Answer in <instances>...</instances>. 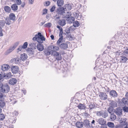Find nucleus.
Instances as JSON below:
<instances>
[{"label":"nucleus","instance_id":"a18cd8bd","mask_svg":"<svg viewBox=\"0 0 128 128\" xmlns=\"http://www.w3.org/2000/svg\"><path fill=\"white\" fill-rule=\"evenodd\" d=\"M28 45V42H26L24 43L22 46L23 49H25L27 48Z\"/></svg>","mask_w":128,"mask_h":128},{"label":"nucleus","instance_id":"1a4fd4ad","mask_svg":"<svg viewBox=\"0 0 128 128\" xmlns=\"http://www.w3.org/2000/svg\"><path fill=\"white\" fill-rule=\"evenodd\" d=\"M19 70L18 68L16 66H12L11 68V70L12 73L16 74Z\"/></svg>","mask_w":128,"mask_h":128},{"label":"nucleus","instance_id":"f8f14e48","mask_svg":"<svg viewBox=\"0 0 128 128\" xmlns=\"http://www.w3.org/2000/svg\"><path fill=\"white\" fill-rule=\"evenodd\" d=\"M110 95L113 98L116 97L118 95L116 92L114 90H111L110 92Z\"/></svg>","mask_w":128,"mask_h":128},{"label":"nucleus","instance_id":"4c0bfd02","mask_svg":"<svg viewBox=\"0 0 128 128\" xmlns=\"http://www.w3.org/2000/svg\"><path fill=\"white\" fill-rule=\"evenodd\" d=\"M128 100L127 98H123L122 99V101L124 104H128Z\"/></svg>","mask_w":128,"mask_h":128},{"label":"nucleus","instance_id":"b1692460","mask_svg":"<svg viewBox=\"0 0 128 128\" xmlns=\"http://www.w3.org/2000/svg\"><path fill=\"white\" fill-rule=\"evenodd\" d=\"M78 108L81 110H84L86 108V106L85 104H80L78 106Z\"/></svg>","mask_w":128,"mask_h":128},{"label":"nucleus","instance_id":"bf43d9fd","mask_svg":"<svg viewBox=\"0 0 128 128\" xmlns=\"http://www.w3.org/2000/svg\"><path fill=\"white\" fill-rule=\"evenodd\" d=\"M23 48H22V46H19L17 49V50H18V51L17 52H18L19 51H21Z\"/></svg>","mask_w":128,"mask_h":128},{"label":"nucleus","instance_id":"680f3d73","mask_svg":"<svg viewBox=\"0 0 128 128\" xmlns=\"http://www.w3.org/2000/svg\"><path fill=\"white\" fill-rule=\"evenodd\" d=\"M34 0H28V3L30 4H32L34 2Z\"/></svg>","mask_w":128,"mask_h":128},{"label":"nucleus","instance_id":"412c9836","mask_svg":"<svg viewBox=\"0 0 128 128\" xmlns=\"http://www.w3.org/2000/svg\"><path fill=\"white\" fill-rule=\"evenodd\" d=\"M16 18L15 14L13 13L10 14L9 15V18L11 20L13 21L15 20Z\"/></svg>","mask_w":128,"mask_h":128},{"label":"nucleus","instance_id":"473e14b6","mask_svg":"<svg viewBox=\"0 0 128 128\" xmlns=\"http://www.w3.org/2000/svg\"><path fill=\"white\" fill-rule=\"evenodd\" d=\"M72 14L70 12H68L66 13V14L65 15H64L63 17L64 18H67L70 17Z\"/></svg>","mask_w":128,"mask_h":128},{"label":"nucleus","instance_id":"49530a36","mask_svg":"<svg viewBox=\"0 0 128 128\" xmlns=\"http://www.w3.org/2000/svg\"><path fill=\"white\" fill-rule=\"evenodd\" d=\"M48 10L46 8H44L43 10V12L42 14V15L46 14L48 12Z\"/></svg>","mask_w":128,"mask_h":128},{"label":"nucleus","instance_id":"a19ab883","mask_svg":"<svg viewBox=\"0 0 128 128\" xmlns=\"http://www.w3.org/2000/svg\"><path fill=\"white\" fill-rule=\"evenodd\" d=\"M107 125L109 127L111 128H114V123L111 122H108L107 124Z\"/></svg>","mask_w":128,"mask_h":128},{"label":"nucleus","instance_id":"4d7b16f0","mask_svg":"<svg viewBox=\"0 0 128 128\" xmlns=\"http://www.w3.org/2000/svg\"><path fill=\"white\" fill-rule=\"evenodd\" d=\"M125 49L124 52L127 54H128V47L124 48Z\"/></svg>","mask_w":128,"mask_h":128},{"label":"nucleus","instance_id":"6ab92c4d","mask_svg":"<svg viewBox=\"0 0 128 128\" xmlns=\"http://www.w3.org/2000/svg\"><path fill=\"white\" fill-rule=\"evenodd\" d=\"M98 122L101 125H104L106 123L105 120L102 118L99 119L98 121Z\"/></svg>","mask_w":128,"mask_h":128},{"label":"nucleus","instance_id":"58836bf2","mask_svg":"<svg viewBox=\"0 0 128 128\" xmlns=\"http://www.w3.org/2000/svg\"><path fill=\"white\" fill-rule=\"evenodd\" d=\"M113 108L110 106L108 108V111L110 114H111L113 113Z\"/></svg>","mask_w":128,"mask_h":128},{"label":"nucleus","instance_id":"dca6fc26","mask_svg":"<svg viewBox=\"0 0 128 128\" xmlns=\"http://www.w3.org/2000/svg\"><path fill=\"white\" fill-rule=\"evenodd\" d=\"M27 52L29 55H32L34 54V52L33 49L31 48H28L26 50Z\"/></svg>","mask_w":128,"mask_h":128},{"label":"nucleus","instance_id":"4be33fe9","mask_svg":"<svg viewBox=\"0 0 128 128\" xmlns=\"http://www.w3.org/2000/svg\"><path fill=\"white\" fill-rule=\"evenodd\" d=\"M84 126L88 128L90 127V122L88 120H85L84 122Z\"/></svg>","mask_w":128,"mask_h":128},{"label":"nucleus","instance_id":"39448f33","mask_svg":"<svg viewBox=\"0 0 128 128\" xmlns=\"http://www.w3.org/2000/svg\"><path fill=\"white\" fill-rule=\"evenodd\" d=\"M99 96L101 100H105L108 98L107 94L104 92H100L99 93Z\"/></svg>","mask_w":128,"mask_h":128},{"label":"nucleus","instance_id":"2f4dec72","mask_svg":"<svg viewBox=\"0 0 128 128\" xmlns=\"http://www.w3.org/2000/svg\"><path fill=\"white\" fill-rule=\"evenodd\" d=\"M64 4V2L63 0H58L57 1V4L58 6H62Z\"/></svg>","mask_w":128,"mask_h":128},{"label":"nucleus","instance_id":"72a5a7b5","mask_svg":"<svg viewBox=\"0 0 128 128\" xmlns=\"http://www.w3.org/2000/svg\"><path fill=\"white\" fill-rule=\"evenodd\" d=\"M110 117L111 120L112 121L114 120L116 118V115L114 114V113L110 114Z\"/></svg>","mask_w":128,"mask_h":128},{"label":"nucleus","instance_id":"5701e85b","mask_svg":"<svg viewBox=\"0 0 128 128\" xmlns=\"http://www.w3.org/2000/svg\"><path fill=\"white\" fill-rule=\"evenodd\" d=\"M72 27H73V26H71L69 27H67L66 28L65 32L67 34L70 32V31H72L74 30L72 28Z\"/></svg>","mask_w":128,"mask_h":128},{"label":"nucleus","instance_id":"69168bd1","mask_svg":"<svg viewBox=\"0 0 128 128\" xmlns=\"http://www.w3.org/2000/svg\"><path fill=\"white\" fill-rule=\"evenodd\" d=\"M56 27L58 28L59 29L60 31V30H62V27H61L60 26H57Z\"/></svg>","mask_w":128,"mask_h":128},{"label":"nucleus","instance_id":"f257e3e1","mask_svg":"<svg viewBox=\"0 0 128 128\" xmlns=\"http://www.w3.org/2000/svg\"><path fill=\"white\" fill-rule=\"evenodd\" d=\"M46 38L42 35L40 32H38L35 36L32 38L34 41H36L38 43L36 46L38 50L40 51H42L44 49V46L42 44L43 43V41L45 40Z\"/></svg>","mask_w":128,"mask_h":128},{"label":"nucleus","instance_id":"7c9ffc66","mask_svg":"<svg viewBox=\"0 0 128 128\" xmlns=\"http://www.w3.org/2000/svg\"><path fill=\"white\" fill-rule=\"evenodd\" d=\"M4 71L2 70V72L0 70V72L1 73L0 74V80L6 76L5 73Z\"/></svg>","mask_w":128,"mask_h":128},{"label":"nucleus","instance_id":"cd10ccee","mask_svg":"<svg viewBox=\"0 0 128 128\" xmlns=\"http://www.w3.org/2000/svg\"><path fill=\"white\" fill-rule=\"evenodd\" d=\"M128 60V58L126 57L122 56L120 58V62L122 63H125Z\"/></svg>","mask_w":128,"mask_h":128},{"label":"nucleus","instance_id":"393cba45","mask_svg":"<svg viewBox=\"0 0 128 128\" xmlns=\"http://www.w3.org/2000/svg\"><path fill=\"white\" fill-rule=\"evenodd\" d=\"M5 23L6 25H9L12 24V22L10 21L11 20L8 17V16L6 18H5Z\"/></svg>","mask_w":128,"mask_h":128},{"label":"nucleus","instance_id":"c756f323","mask_svg":"<svg viewBox=\"0 0 128 128\" xmlns=\"http://www.w3.org/2000/svg\"><path fill=\"white\" fill-rule=\"evenodd\" d=\"M76 126L77 128H80L83 126V122H77L76 123Z\"/></svg>","mask_w":128,"mask_h":128},{"label":"nucleus","instance_id":"79ce46f5","mask_svg":"<svg viewBox=\"0 0 128 128\" xmlns=\"http://www.w3.org/2000/svg\"><path fill=\"white\" fill-rule=\"evenodd\" d=\"M63 39V36H61L60 38H59L58 41L57 42V44L58 45H60V43L62 42V40Z\"/></svg>","mask_w":128,"mask_h":128},{"label":"nucleus","instance_id":"c03bdc74","mask_svg":"<svg viewBox=\"0 0 128 128\" xmlns=\"http://www.w3.org/2000/svg\"><path fill=\"white\" fill-rule=\"evenodd\" d=\"M53 46V49L54 50L53 51H58V50L59 49V47L57 46ZM52 51H53V50H51V52H52Z\"/></svg>","mask_w":128,"mask_h":128},{"label":"nucleus","instance_id":"20e7f679","mask_svg":"<svg viewBox=\"0 0 128 128\" xmlns=\"http://www.w3.org/2000/svg\"><path fill=\"white\" fill-rule=\"evenodd\" d=\"M96 114L98 116H101L104 118H106L108 116V114L106 111H104L103 110L97 111L96 112Z\"/></svg>","mask_w":128,"mask_h":128},{"label":"nucleus","instance_id":"603ef678","mask_svg":"<svg viewBox=\"0 0 128 128\" xmlns=\"http://www.w3.org/2000/svg\"><path fill=\"white\" fill-rule=\"evenodd\" d=\"M51 52L49 51H45L44 52V53L46 56H49L51 54Z\"/></svg>","mask_w":128,"mask_h":128},{"label":"nucleus","instance_id":"aec40b11","mask_svg":"<svg viewBox=\"0 0 128 128\" xmlns=\"http://www.w3.org/2000/svg\"><path fill=\"white\" fill-rule=\"evenodd\" d=\"M74 20V17L72 16L70 17L67 18L66 20L68 23L70 24L72 23L73 22Z\"/></svg>","mask_w":128,"mask_h":128},{"label":"nucleus","instance_id":"c85d7f7f","mask_svg":"<svg viewBox=\"0 0 128 128\" xmlns=\"http://www.w3.org/2000/svg\"><path fill=\"white\" fill-rule=\"evenodd\" d=\"M11 8L13 10L16 11L18 9V6L16 4H14L11 6Z\"/></svg>","mask_w":128,"mask_h":128},{"label":"nucleus","instance_id":"864d4df0","mask_svg":"<svg viewBox=\"0 0 128 128\" xmlns=\"http://www.w3.org/2000/svg\"><path fill=\"white\" fill-rule=\"evenodd\" d=\"M50 2L49 1H46L45 2V4H44V5L48 6L50 5Z\"/></svg>","mask_w":128,"mask_h":128},{"label":"nucleus","instance_id":"f704fd0d","mask_svg":"<svg viewBox=\"0 0 128 128\" xmlns=\"http://www.w3.org/2000/svg\"><path fill=\"white\" fill-rule=\"evenodd\" d=\"M4 10L7 12H10V11L11 9L10 7L6 6L4 7Z\"/></svg>","mask_w":128,"mask_h":128},{"label":"nucleus","instance_id":"338daca9","mask_svg":"<svg viewBox=\"0 0 128 128\" xmlns=\"http://www.w3.org/2000/svg\"><path fill=\"white\" fill-rule=\"evenodd\" d=\"M102 126H101V128H106V125L105 124L104 125H102Z\"/></svg>","mask_w":128,"mask_h":128},{"label":"nucleus","instance_id":"2eb2a0df","mask_svg":"<svg viewBox=\"0 0 128 128\" xmlns=\"http://www.w3.org/2000/svg\"><path fill=\"white\" fill-rule=\"evenodd\" d=\"M10 66L7 64H4L2 66V70L4 71H5L8 70L10 68Z\"/></svg>","mask_w":128,"mask_h":128},{"label":"nucleus","instance_id":"ea45409f","mask_svg":"<svg viewBox=\"0 0 128 128\" xmlns=\"http://www.w3.org/2000/svg\"><path fill=\"white\" fill-rule=\"evenodd\" d=\"M5 21L1 20H0V27H3L4 26L5 24Z\"/></svg>","mask_w":128,"mask_h":128},{"label":"nucleus","instance_id":"4468645a","mask_svg":"<svg viewBox=\"0 0 128 128\" xmlns=\"http://www.w3.org/2000/svg\"><path fill=\"white\" fill-rule=\"evenodd\" d=\"M63 8L65 10H70L71 9L72 6L70 4H65L64 7Z\"/></svg>","mask_w":128,"mask_h":128},{"label":"nucleus","instance_id":"0e129e2a","mask_svg":"<svg viewBox=\"0 0 128 128\" xmlns=\"http://www.w3.org/2000/svg\"><path fill=\"white\" fill-rule=\"evenodd\" d=\"M50 16V14H47L46 15V18L47 19H49Z\"/></svg>","mask_w":128,"mask_h":128},{"label":"nucleus","instance_id":"423d86ee","mask_svg":"<svg viewBox=\"0 0 128 128\" xmlns=\"http://www.w3.org/2000/svg\"><path fill=\"white\" fill-rule=\"evenodd\" d=\"M65 10L63 7L58 8L57 9L56 12L58 15H62L64 13Z\"/></svg>","mask_w":128,"mask_h":128},{"label":"nucleus","instance_id":"13d9d810","mask_svg":"<svg viewBox=\"0 0 128 128\" xmlns=\"http://www.w3.org/2000/svg\"><path fill=\"white\" fill-rule=\"evenodd\" d=\"M16 3L18 5L22 3V1L21 0H16Z\"/></svg>","mask_w":128,"mask_h":128},{"label":"nucleus","instance_id":"ddd939ff","mask_svg":"<svg viewBox=\"0 0 128 128\" xmlns=\"http://www.w3.org/2000/svg\"><path fill=\"white\" fill-rule=\"evenodd\" d=\"M110 103L109 104L110 107L112 108H115L117 106L118 104L115 101L111 100L110 101Z\"/></svg>","mask_w":128,"mask_h":128},{"label":"nucleus","instance_id":"e2e57ef3","mask_svg":"<svg viewBox=\"0 0 128 128\" xmlns=\"http://www.w3.org/2000/svg\"><path fill=\"white\" fill-rule=\"evenodd\" d=\"M3 96V94L2 93H0V100H2Z\"/></svg>","mask_w":128,"mask_h":128},{"label":"nucleus","instance_id":"3c124183","mask_svg":"<svg viewBox=\"0 0 128 128\" xmlns=\"http://www.w3.org/2000/svg\"><path fill=\"white\" fill-rule=\"evenodd\" d=\"M2 31L3 30L2 28L0 27V36H2L3 35Z\"/></svg>","mask_w":128,"mask_h":128},{"label":"nucleus","instance_id":"a211bd4d","mask_svg":"<svg viewBox=\"0 0 128 128\" xmlns=\"http://www.w3.org/2000/svg\"><path fill=\"white\" fill-rule=\"evenodd\" d=\"M60 48L65 50L68 48V44L66 43H62L60 44L59 46Z\"/></svg>","mask_w":128,"mask_h":128},{"label":"nucleus","instance_id":"052dcab7","mask_svg":"<svg viewBox=\"0 0 128 128\" xmlns=\"http://www.w3.org/2000/svg\"><path fill=\"white\" fill-rule=\"evenodd\" d=\"M115 53L116 56H118L120 54L121 52H120V50H119L118 51L116 52Z\"/></svg>","mask_w":128,"mask_h":128},{"label":"nucleus","instance_id":"5fc2aeb1","mask_svg":"<svg viewBox=\"0 0 128 128\" xmlns=\"http://www.w3.org/2000/svg\"><path fill=\"white\" fill-rule=\"evenodd\" d=\"M12 76V74L10 72H9V73H8L6 75V76L7 78H10V77Z\"/></svg>","mask_w":128,"mask_h":128},{"label":"nucleus","instance_id":"7ed1b4c3","mask_svg":"<svg viewBox=\"0 0 128 128\" xmlns=\"http://www.w3.org/2000/svg\"><path fill=\"white\" fill-rule=\"evenodd\" d=\"M10 90V88L7 84H3L1 89V92L3 93H7Z\"/></svg>","mask_w":128,"mask_h":128},{"label":"nucleus","instance_id":"9b49d317","mask_svg":"<svg viewBox=\"0 0 128 128\" xmlns=\"http://www.w3.org/2000/svg\"><path fill=\"white\" fill-rule=\"evenodd\" d=\"M17 80L15 78H12L8 81V83L11 85H14L16 84L17 82Z\"/></svg>","mask_w":128,"mask_h":128},{"label":"nucleus","instance_id":"8fccbe9b","mask_svg":"<svg viewBox=\"0 0 128 128\" xmlns=\"http://www.w3.org/2000/svg\"><path fill=\"white\" fill-rule=\"evenodd\" d=\"M4 118V114H0V120H2Z\"/></svg>","mask_w":128,"mask_h":128},{"label":"nucleus","instance_id":"a878e982","mask_svg":"<svg viewBox=\"0 0 128 128\" xmlns=\"http://www.w3.org/2000/svg\"><path fill=\"white\" fill-rule=\"evenodd\" d=\"M13 61L15 63L18 64L20 63L21 62L22 60L20 58H17L13 59Z\"/></svg>","mask_w":128,"mask_h":128},{"label":"nucleus","instance_id":"de8ad7c7","mask_svg":"<svg viewBox=\"0 0 128 128\" xmlns=\"http://www.w3.org/2000/svg\"><path fill=\"white\" fill-rule=\"evenodd\" d=\"M123 110L124 112H128V107L124 106L123 108Z\"/></svg>","mask_w":128,"mask_h":128},{"label":"nucleus","instance_id":"bb28decb","mask_svg":"<svg viewBox=\"0 0 128 128\" xmlns=\"http://www.w3.org/2000/svg\"><path fill=\"white\" fill-rule=\"evenodd\" d=\"M21 60L24 61L27 58V55L25 53L22 54L20 56Z\"/></svg>","mask_w":128,"mask_h":128},{"label":"nucleus","instance_id":"f3484780","mask_svg":"<svg viewBox=\"0 0 128 128\" xmlns=\"http://www.w3.org/2000/svg\"><path fill=\"white\" fill-rule=\"evenodd\" d=\"M58 23L61 26H64L66 24V20L64 19H61L59 20Z\"/></svg>","mask_w":128,"mask_h":128},{"label":"nucleus","instance_id":"6e6552de","mask_svg":"<svg viewBox=\"0 0 128 128\" xmlns=\"http://www.w3.org/2000/svg\"><path fill=\"white\" fill-rule=\"evenodd\" d=\"M127 119L126 118H121L120 121V126L122 127L125 126L127 124L126 121Z\"/></svg>","mask_w":128,"mask_h":128},{"label":"nucleus","instance_id":"9d476101","mask_svg":"<svg viewBox=\"0 0 128 128\" xmlns=\"http://www.w3.org/2000/svg\"><path fill=\"white\" fill-rule=\"evenodd\" d=\"M16 47V46H13L10 47L9 48L8 50L5 52V55H8Z\"/></svg>","mask_w":128,"mask_h":128},{"label":"nucleus","instance_id":"37998d69","mask_svg":"<svg viewBox=\"0 0 128 128\" xmlns=\"http://www.w3.org/2000/svg\"><path fill=\"white\" fill-rule=\"evenodd\" d=\"M5 103L2 100H0V106L1 108H3L5 105Z\"/></svg>","mask_w":128,"mask_h":128},{"label":"nucleus","instance_id":"c9c22d12","mask_svg":"<svg viewBox=\"0 0 128 128\" xmlns=\"http://www.w3.org/2000/svg\"><path fill=\"white\" fill-rule=\"evenodd\" d=\"M80 25V23L77 21H74L73 22V26L75 27H77Z\"/></svg>","mask_w":128,"mask_h":128},{"label":"nucleus","instance_id":"f03ea898","mask_svg":"<svg viewBox=\"0 0 128 128\" xmlns=\"http://www.w3.org/2000/svg\"><path fill=\"white\" fill-rule=\"evenodd\" d=\"M52 54L56 58V60H61L62 58V57L61 54L55 51H52Z\"/></svg>","mask_w":128,"mask_h":128},{"label":"nucleus","instance_id":"0eeeda50","mask_svg":"<svg viewBox=\"0 0 128 128\" xmlns=\"http://www.w3.org/2000/svg\"><path fill=\"white\" fill-rule=\"evenodd\" d=\"M122 110L120 107L117 108L115 110L114 112L116 114L119 116H120L122 114Z\"/></svg>","mask_w":128,"mask_h":128},{"label":"nucleus","instance_id":"09e8293b","mask_svg":"<svg viewBox=\"0 0 128 128\" xmlns=\"http://www.w3.org/2000/svg\"><path fill=\"white\" fill-rule=\"evenodd\" d=\"M51 26V24L50 22H48L46 24L44 25V27H50Z\"/></svg>","mask_w":128,"mask_h":128},{"label":"nucleus","instance_id":"6e6d98bb","mask_svg":"<svg viewBox=\"0 0 128 128\" xmlns=\"http://www.w3.org/2000/svg\"><path fill=\"white\" fill-rule=\"evenodd\" d=\"M55 6H53L50 9V11L51 12H53L55 10Z\"/></svg>","mask_w":128,"mask_h":128},{"label":"nucleus","instance_id":"e433bc0d","mask_svg":"<svg viewBox=\"0 0 128 128\" xmlns=\"http://www.w3.org/2000/svg\"><path fill=\"white\" fill-rule=\"evenodd\" d=\"M89 107L90 109H92L95 107V104L94 103H91L90 104Z\"/></svg>","mask_w":128,"mask_h":128},{"label":"nucleus","instance_id":"774afa93","mask_svg":"<svg viewBox=\"0 0 128 128\" xmlns=\"http://www.w3.org/2000/svg\"><path fill=\"white\" fill-rule=\"evenodd\" d=\"M76 15H75V16L76 18H77L78 17L79 15L78 13H76Z\"/></svg>","mask_w":128,"mask_h":128}]
</instances>
